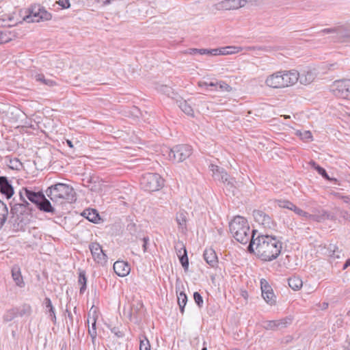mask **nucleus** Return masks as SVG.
Here are the masks:
<instances>
[{
  "label": "nucleus",
  "instance_id": "obj_21",
  "mask_svg": "<svg viewBox=\"0 0 350 350\" xmlns=\"http://www.w3.org/2000/svg\"><path fill=\"white\" fill-rule=\"evenodd\" d=\"M205 261L211 267H215L217 265L218 260L215 250L212 248L206 249L203 254Z\"/></svg>",
  "mask_w": 350,
  "mask_h": 350
},
{
  "label": "nucleus",
  "instance_id": "obj_42",
  "mask_svg": "<svg viewBox=\"0 0 350 350\" xmlns=\"http://www.w3.org/2000/svg\"><path fill=\"white\" fill-rule=\"evenodd\" d=\"M88 334H90L92 342H94L96 340L97 332H96V318L93 317V322L92 323L91 328L88 329Z\"/></svg>",
  "mask_w": 350,
  "mask_h": 350
},
{
  "label": "nucleus",
  "instance_id": "obj_18",
  "mask_svg": "<svg viewBox=\"0 0 350 350\" xmlns=\"http://www.w3.org/2000/svg\"><path fill=\"white\" fill-rule=\"evenodd\" d=\"M114 272L120 277H124L129 274L131 271L130 265L124 260H117L113 264Z\"/></svg>",
  "mask_w": 350,
  "mask_h": 350
},
{
  "label": "nucleus",
  "instance_id": "obj_51",
  "mask_svg": "<svg viewBox=\"0 0 350 350\" xmlns=\"http://www.w3.org/2000/svg\"><path fill=\"white\" fill-rule=\"evenodd\" d=\"M137 311V308H135L134 306L131 307L128 312V317L130 321H132L133 319H137L135 316V312Z\"/></svg>",
  "mask_w": 350,
  "mask_h": 350
},
{
  "label": "nucleus",
  "instance_id": "obj_31",
  "mask_svg": "<svg viewBox=\"0 0 350 350\" xmlns=\"http://www.w3.org/2000/svg\"><path fill=\"white\" fill-rule=\"evenodd\" d=\"M178 107L187 115L193 116L194 112L191 106L188 104L186 100H181L179 101Z\"/></svg>",
  "mask_w": 350,
  "mask_h": 350
},
{
  "label": "nucleus",
  "instance_id": "obj_22",
  "mask_svg": "<svg viewBox=\"0 0 350 350\" xmlns=\"http://www.w3.org/2000/svg\"><path fill=\"white\" fill-rule=\"evenodd\" d=\"M245 3V0H224L221 5L226 10H235L243 7Z\"/></svg>",
  "mask_w": 350,
  "mask_h": 350
},
{
  "label": "nucleus",
  "instance_id": "obj_33",
  "mask_svg": "<svg viewBox=\"0 0 350 350\" xmlns=\"http://www.w3.org/2000/svg\"><path fill=\"white\" fill-rule=\"evenodd\" d=\"M39 10V16H35L34 21H36V23L40 22V21H49L51 18V13L48 12L44 8H40L38 6Z\"/></svg>",
  "mask_w": 350,
  "mask_h": 350
},
{
  "label": "nucleus",
  "instance_id": "obj_15",
  "mask_svg": "<svg viewBox=\"0 0 350 350\" xmlns=\"http://www.w3.org/2000/svg\"><path fill=\"white\" fill-rule=\"evenodd\" d=\"M11 213L16 215L18 219H20V217H21V221H23L24 220L29 221V217H31L33 215L32 213H29L26 208L18 203L14 204L11 206Z\"/></svg>",
  "mask_w": 350,
  "mask_h": 350
},
{
  "label": "nucleus",
  "instance_id": "obj_32",
  "mask_svg": "<svg viewBox=\"0 0 350 350\" xmlns=\"http://www.w3.org/2000/svg\"><path fill=\"white\" fill-rule=\"evenodd\" d=\"M310 164L318 172L320 175H321L326 180L336 181V178H330L326 170L323 167L317 165L315 161H311Z\"/></svg>",
  "mask_w": 350,
  "mask_h": 350
},
{
  "label": "nucleus",
  "instance_id": "obj_48",
  "mask_svg": "<svg viewBox=\"0 0 350 350\" xmlns=\"http://www.w3.org/2000/svg\"><path fill=\"white\" fill-rule=\"evenodd\" d=\"M217 50L216 49H200V55H217Z\"/></svg>",
  "mask_w": 350,
  "mask_h": 350
},
{
  "label": "nucleus",
  "instance_id": "obj_53",
  "mask_svg": "<svg viewBox=\"0 0 350 350\" xmlns=\"http://www.w3.org/2000/svg\"><path fill=\"white\" fill-rule=\"evenodd\" d=\"M160 90L167 96H170V94L173 93L172 89L167 85L161 86Z\"/></svg>",
  "mask_w": 350,
  "mask_h": 350
},
{
  "label": "nucleus",
  "instance_id": "obj_46",
  "mask_svg": "<svg viewBox=\"0 0 350 350\" xmlns=\"http://www.w3.org/2000/svg\"><path fill=\"white\" fill-rule=\"evenodd\" d=\"M260 286H261L262 294L264 293L265 291L269 292L270 291H272L271 286L269 284V283L267 282V281L265 279H261Z\"/></svg>",
  "mask_w": 350,
  "mask_h": 350
},
{
  "label": "nucleus",
  "instance_id": "obj_35",
  "mask_svg": "<svg viewBox=\"0 0 350 350\" xmlns=\"http://www.w3.org/2000/svg\"><path fill=\"white\" fill-rule=\"evenodd\" d=\"M35 79L36 81L40 82L44 85L49 87H53L56 85V82L49 79H46L43 74H37L35 75Z\"/></svg>",
  "mask_w": 350,
  "mask_h": 350
},
{
  "label": "nucleus",
  "instance_id": "obj_56",
  "mask_svg": "<svg viewBox=\"0 0 350 350\" xmlns=\"http://www.w3.org/2000/svg\"><path fill=\"white\" fill-rule=\"evenodd\" d=\"M349 215H350V213L347 211H340V216L346 219V220H348L349 219Z\"/></svg>",
  "mask_w": 350,
  "mask_h": 350
},
{
  "label": "nucleus",
  "instance_id": "obj_1",
  "mask_svg": "<svg viewBox=\"0 0 350 350\" xmlns=\"http://www.w3.org/2000/svg\"><path fill=\"white\" fill-rule=\"evenodd\" d=\"M282 243L276 237L258 234L247 246V251L264 261H271L281 252Z\"/></svg>",
  "mask_w": 350,
  "mask_h": 350
},
{
  "label": "nucleus",
  "instance_id": "obj_60",
  "mask_svg": "<svg viewBox=\"0 0 350 350\" xmlns=\"http://www.w3.org/2000/svg\"><path fill=\"white\" fill-rule=\"evenodd\" d=\"M189 53L192 55L197 53L200 54V49H189Z\"/></svg>",
  "mask_w": 350,
  "mask_h": 350
},
{
  "label": "nucleus",
  "instance_id": "obj_19",
  "mask_svg": "<svg viewBox=\"0 0 350 350\" xmlns=\"http://www.w3.org/2000/svg\"><path fill=\"white\" fill-rule=\"evenodd\" d=\"M175 248L177 251L176 254H177V256H178L180 264L182 265L185 271H187L189 267V259L187 257V252L186 247L181 243H179L178 245H177L175 247Z\"/></svg>",
  "mask_w": 350,
  "mask_h": 350
},
{
  "label": "nucleus",
  "instance_id": "obj_54",
  "mask_svg": "<svg viewBox=\"0 0 350 350\" xmlns=\"http://www.w3.org/2000/svg\"><path fill=\"white\" fill-rule=\"evenodd\" d=\"M58 4L62 8H68L70 6L69 0H59Z\"/></svg>",
  "mask_w": 350,
  "mask_h": 350
},
{
  "label": "nucleus",
  "instance_id": "obj_2",
  "mask_svg": "<svg viewBox=\"0 0 350 350\" xmlns=\"http://www.w3.org/2000/svg\"><path fill=\"white\" fill-rule=\"evenodd\" d=\"M229 228L233 237L241 244L250 243L256 233L255 230H250L247 220L239 215L234 217L229 223Z\"/></svg>",
  "mask_w": 350,
  "mask_h": 350
},
{
  "label": "nucleus",
  "instance_id": "obj_28",
  "mask_svg": "<svg viewBox=\"0 0 350 350\" xmlns=\"http://www.w3.org/2000/svg\"><path fill=\"white\" fill-rule=\"evenodd\" d=\"M288 286L294 291L299 290L303 286L301 279L297 276H293L288 280Z\"/></svg>",
  "mask_w": 350,
  "mask_h": 350
},
{
  "label": "nucleus",
  "instance_id": "obj_30",
  "mask_svg": "<svg viewBox=\"0 0 350 350\" xmlns=\"http://www.w3.org/2000/svg\"><path fill=\"white\" fill-rule=\"evenodd\" d=\"M78 282L81 285L79 293L83 294L87 288V278L84 270H79Z\"/></svg>",
  "mask_w": 350,
  "mask_h": 350
},
{
  "label": "nucleus",
  "instance_id": "obj_24",
  "mask_svg": "<svg viewBox=\"0 0 350 350\" xmlns=\"http://www.w3.org/2000/svg\"><path fill=\"white\" fill-rule=\"evenodd\" d=\"M82 215L93 223H97V221L100 219L98 213L95 209H85L82 213Z\"/></svg>",
  "mask_w": 350,
  "mask_h": 350
},
{
  "label": "nucleus",
  "instance_id": "obj_59",
  "mask_svg": "<svg viewBox=\"0 0 350 350\" xmlns=\"http://www.w3.org/2000/svg\"><path fill=\"white\" fill-rule=\"evenodd\" d=\"M1 39L5 40V43L8 42L10 40V38L8 36V35L3 31H1Z\"/></svg>",
  "mask_w": 350,
  "mask_h": 350
},
{
  "label": "nucleus",
  "instance_id": "obj_25",
  "mask_svg": "<svg viewBox=\"0 0 350 350\" xmlns=\"http://www.w3.org/2000/svg\"><path fill=\"white\" fill-rule=\"evenodd\" d=\"M44 304L45 305L46 308L47 309V312L49 314V317L51 320L53 322L54 324H55L57 319L55 315V310L52 305V302L50 298L46 297L44 300Z\"/></svg>",
  "mask_w": 350,
  "mask_h": 350
},
{
  "label": "nucleus",
  "instance_id": "obj_50",
  "mask_svg": "<svg viewBox=\"0 0 350 350\" xmlns=\"http://www.w3.org/2000/svg\"><path fill=\"white\" fill-rule=\"evenodd\" d=\"M299 135L301 136V138L302 139H305V140L310 139V140H312V133L309 131H305L303 133L300 132Z\"/></svg>",
  "mask_w": 350,
  "mask_h": 350
},
{
  "label": "nucleus",
  "instance_id": "obj_5",
  "mask_svg": "<svg viewBox=\"0 0 350 350\" xmlns=\"http://www.w3.org/2000/svg\"><path fill=\"white\" fill-rule=\"evenodd\" d=\"M166 153L169 160L180 163L191 156L192 148L187 144H180L166 150Z\"/></svg>",
  "mask_w": 350,
  "mask_h": 350
},
{
  "label": "nucleus",
  "instance_id": "obj_44",
  "mask_svg": "<svg viewBox=\"0 0 350 350\" xmlns=\"http://www.w3.org/2000/svg\"><path fill=\"white\" fill-rule=\"evenodd\" d=\"M27 198H24L23 200H20L21 201V202L18 203L20 205H21L22 206H23L25 208H26V210H27V211L29 213H33V212L36 211L35 208L31 206L26 200Z\"/></svg>",
  "mask_w": 350,
  "mask_h": 350
},
{
  "label": "nucleus",
  "instance_id": "obj_16",
  "mask_svg": "<svg viewBox=\"0 0 350 350\" xmlns=\"http://www.w3.org/2000/svg\"><path fill=\"white\" fill-rule=\"evenodd\" d=\"M317 75L315 69H304L299 72V80L301 84L308 85L314 80Z\"/></svg>",
  "mask_w": 350,
  "mask_h": 350
},
{
  "label": "nucleus",
  "instance_id": "obj_17",
  "mask_svg": "<svg viewBox=\"0 0 350 350\" xmlns=\"http://www.w3.org/2000/svg\"><path fill=\"white\" fill-rule=\"evenodd\" d=\"M0 193L8 199L14 194V188L6 176H0Z\"/></svg>",
  "mask_w": 350,
  "mask_h": 350
},
{
  "label": "nucleus",
  "instance_id": "obj_63",
  "mask_svg": "<svg viewBox=\"0 0 350 350\" xmlns=\"http://www.w3.org/2000/svg\"><path fill=\"white\" fill-rule=\"evenodd\" d=\"M350 266V258L347 260L345 263L343 265V269H346L348 267Z\"/></svg>",
  "mask_w": 350,
  "mask_h": 350
},
{
  "label": "nucleus",
  "instance_id": "obj_55",
  "mask_svg": "<svg viewBox=\"0 0 350 350\" xmlns=\"http://www.w3.org/2000/svg\"><path fill=\"white\" fill-rule=\"evenodd\" d=\"M336 31V28H327V29H324L323 30H321V32L322 33H333Z\"/></svg>",
  "mask_w": 350,
  "mask_h": 350
},
{
  "label": "nucleus",
  "instance_id": "obj_7",
  "mask_svg": "<svg viewBox=\"0 0 350 350\" xmlns=\"http://www.w3.org/2000/svg\"><path fill=\"white\" fill-rule=\"evenodd\" d=\"M209 167L213 172V176L215 180L226 183L230 188L236 187L234 185V183H236L234 178L230 177L228 173L225 172L223 168L214 164L210 165Z\"/></svg>",
  "mask_w": 350,
  "mask_h": 350
},
{
  "label": "nucleus",
  "instance_id": "obj_4",
  "mask_svg": "<svg viewBox=\"0 0 350 350\" xmlns=\"http://www.w3.org/2000/svg\"><path fill=\"white\" fill-rule=\"evenodd\" d=\"M140 185L145 191H155L162 188L163 179L157 173H146L142 175L140 179Z\"/></svg>",
  "mask_w": 350,
  "mask_h": 350
},
{
  "label": "nucleus",
  "instance_id": "obj_14",
  "mask_svg": "<svg viewBox=\"0 0 350 350\" xmlns=\"http://www.w3.org/2000/svg\"><path fill=\"white\" fill-rule=\"evenodd\" d=\"M280 71L273 72L267 77L265 83L267 86L273 89L283 88L282 82L281 79V74Z\"/></svg>",
  "mask_w": 350,
  "mask_h": 350
},
{
  "label": "nucleus",
  "instance_id": "obj_27",
  "mask_svg": "<svg viewBox=\"0 0 350 350\" xmlns=\"http://www.w3.org/2000/svg\"><path fill=\"white\" fill-rule=\"evenodd\" d=\"M216 49L217 50V55H229L239 53V51H242V48L238 46H226Z\"/></svg>",
  "mask_w": 350,
  "mask_h": 350
},
{
  "label": "nucleus",
  "instance_id": "obj_62",
  "mask_svg": "<svg viewBox=\"0 0 350 350\" xmlns=\"http://www.w3.org/2000/svg\"><path fill=\"white\" fill-rule=\"evenodd\" d=\"M66 312L68 313V319H69V320L70 321V323L72 324V323H73V316H72L71 312L69 311L68 310H66Z\"/></svg>",
  "mask_w": 350,
  "mask_h": 350
},
{
  "label": "nucleus",
  "instance_id": "obj_23",
  "mask_svg": "<svg viewBox=\"0 0 350 350\" xmlns=\"http://www.w3.org/2000/svg\"><path fill=\"white\" fill-rule=\"evenodd\" d=\"M176 221L178 225V228L182 232L187 230V213L180 211L176 214Z\"/></svg>",
  "mask_w": 350,
  "mask_h": 350
},
{
  "label": "nucleus",
  "instance_id": "obj_49",
  "mask_svg": "<svg viewBox=\"0 0 350 350\" xmlns=\"http://www.w3.org/2000/svg\"><path fill=\"white\" fill-rule=\"evenodd\" d=\"M217 88L221 90H225L227 92H230L232 89V88L228 84L222 81L217 82Z\"/></svg>",
  "mask_w": 350,
  "mask_h": 350
},
{
  "label": "nucleus",
  "instance_id": "obj_58",
  "mask_svg": "<svg viewBox=\"0 0 350 350\" xmlns=\"http://www.w3.org/2000/svg\"><path fill=\"white\" fill-rule=\"evenodd\" d=\"M148 241H149V238L148 237H145L143 238V242H144L143 250H144V252L147 250V245H148Z\"/></svg>",
  "mask_w": 350,
  "mask_h": 350
},
{
  "label": "nucleus",
  "instance_id": "obj_41",
  "mask_svg": "<svg viewBox=\"0 0 350 350\" xmlns=\"http://www.w3.org/2000/svg\"><path fill=\"white\" fill-rule=\"evenodd\" d=\"M17 310L16 308L8 310L3 316L4 321L9 322L17 317Z\"/></svg>",
  "mask_w": 350,
  "mask_h": 350
},
{
  "label": "nucleus",
  "instance_id": "obj_6",
  "mask_svg": "<svg viewBox=\"0 0 350 350\" xmlns=\"http://www.w3.org/2000/svg\"><path fill=\"white\" fill-rule=\"evenodd\" d=\"M332 91L336 96L350 100V80L343 79L335 81Z\"/></svg>",
  "mask_w": 350,
  "mask_h": 350
},
{
  "label": "nucleus",
  "instance_id": "obj_57",
  "mask_svg": "<svg viewBox=\"0 0 350 350\" xmlns=\"http://www.w3.org/2000/svg\"><path fill=\"white\" fill-rule=\"evenodd\" d=\"M338 196L341 198L345 203L350 204V198L347 196H341L340 194H338Z\"/></svg>",
  "mask_w": 350,
  "mask_h": 350
},
{
  "label": "nucleus",
  "instance_id": "obj_36",
  "mask_svg": "<svg viewBox=\"0 0 350 350\" xmlns=\"http://www.w3.org/2000/svg\"><path fill=\"white\" fill-rule=\"evenodd\" d=\"M177 299L180 312L183 314L185 307L187 302V296L184 292H180L179 295H177Z\"/></svg>",
  "mask_w": 350,
  "mask_h": 350
},
{
  "label": "nucleus",
  "instance_id": "obj_10",
  "mask_svg": "<svg viewBox=\"0 0 350 350\" xmlns=\"http://www.w3.org/2000/svg\"><path fill=\"white\" fill-rule=\"evenodd\" d=\"M89 249L91 252L92 258L98 264L103 265L107 262V256L105 254L99 243L96 242L91 243L89 245Z\"/></svg>",
  "mask_w": 350,
  "mask_h": 350
},
{
  "label": "nucleus",
  "instance_id": "obj_3",
  "mask_svg": "<svg viewBox=\"0 0 350 350\" xmlns=\"http://www.w3.org/2000/svg\"><path fill=\"white\" fill-rule=\"evenodd\" d=\"M46 196L53 202L66 200L69 203L76 201V193L73 187L64 183H57L48 187L46 190Z\"/></svg>",
  "mask_w": 350,
  "mask_h": 350
},
{
  "label": "nucleus",
  "instance_id": "obj_29",
  "mask_svg": "<svg viewBox=\"0 0 350 350\" xmlns=\"http://www.w3.org/2000/svg\"><path fill=\"white\" fill-rule=\"evenodd\" d=\"M8 215V208L7 205L0 200V229L3 227L7 220Z\"/></svg>",
  "mask_w": 350,
  "mask_h": 350
},
{
  "label": "nucleus",
  "instance_id": "obj_43",
  "mask_svg": "<svg viewBox=\"0 0 350 350\" xmlns=\"http://www.w3.org/2000/svg\"><path fill=\"white\" fill-rule=\"evenodd\" d=\"M276 202L279 207L287 208L291 211L295 206V204L293 202L286 200H278Z\"/></svg>",
  "mask_w": 350,
  "mask_h": 350
},
{
  "label": "nucleus",
  "instance_id": "obj_13",
  "mask_svg": "<svg viewBox=\"0 0 350 350\" xmlns=\"http://www.w3.org/2000/svg\"><path fill=\"white\" fill-rule=\"evenodd\" d=\"M253 217L255 221L264 228H271L274 226L273 219L262 211L254 210Z\"/></svg>",
  "mask_w": 350,
  "mask_h": 350
},
{
  "label": "nucleus",
  "instance_id": "obj_12",
  "mask_svg": "<svg viewBox=\"0 0 350 350\" xmlns=\"http://www.w3.org/2000/svg\"><path fill=\"white\" fill-rule=\"evenodd\" d=\"M283 88L295 85L299 80V72L295 70H280Z\"/></svg>",
  "mask_w": 350,
  "mask_h": 350
},
{
  "label": "nucleus",
  "instance_id": "obj_47",
  "mask_svg": "<svg viewBox=\"0 0 350 350\" xmlns=\"http://www.w3.org/2000/svg\"><path fill=\"white\" fill-rule=\"evenodd\" d=\"M193 299L199 308H201L202 306L203 299H202V297L201 296V295L198 292H195L193 293Z\"/></svg>",
  "mask_w": 350,
  "mask_h": 350
},
{
  "label": "nucleus",
  "instance_id": "obj_37",
  "mask_svg": "<svg viewBox=\"0 0 350 350\" xmlns=\"http://www.w3.org/2000/svg\"><path fill=\"white\" fill-rule=\"evenodd\" d=\"M17 310L18 317H29L31 313V308L29 305L25 304L19 308H16Z\"/></svg>",
  "mask_w": 350,
  "mask_h": 350
},
{
  "label": "nucleus",
  "instance_id": "obj_20",
  "mask_svg": "<svg viewBox=\"0 0 350 350\" xmlns=\"http://www.w3.org/2000/svg\"><path fill=\"white\" fill-rule=\"evenodd\" d=\"M40 211L54 215L55 213V208L51 205V202L46 199L44 194L36 206Z\"/></svg>",
  "mask_w": 350,
  "mask_h": 350
},
{
  "label": "nucleus",
  "instance_id": "obj_39",
  "mask_svg": "<svg viewBox=\"0 0 350 350\" xmlns=\"http://www.w3.org/2000/svg\"><path fill=\"white\" fill-rule=\"evenodd\" d=\"M337 39L341 40L343 38H350V31L343 27H336Z\"/></svg>",
  "mask_w": 350,
  "mask_h": 350
},
{
  "label": "nucleus",
  "instance_id": "obj_34",
  "mask_svg": "<svg viewBox=\"0 0 350 350\" xmlns=\"http://www.w3.org/2000/svg\"><path fill=\"white\" fill-rule=\"evenodd\" d=\"M35 16H39L38 7H34L29 10V14L25 16L23 19L27 23H36V21H34Z\"/></svg>",
  "mask_w": 350,
  "mask_h": 350
},
{
  "label": "nucleus",
  "instance_id": "obj_11",
  "mask_svg": "<svg viewBox=\"0 0 350 350\" xmlns=\"http://www.w3.org/2000/svg\"><path fill=\"white\" fill-rule=\"evenodd\" d=\"M44 193L42 191H35L31 188L23 187L19 191L20 200H23L27 198L31 202L34 204L36 206L38 204L40 199Z\"/></svg>",
  "mask_w": 350,
  "mask_h": 350
},
{
  "label": "nucleus",
  "instance_id": "obj_26",
  "mask_svg": "<svg viewBox=\"0 0 350 350\" xmlns=\"http://www.w3.org/2000/svg\"><path fill=\"white\" fill-rule=\"evenodd\" d=\"M12 276L16 284L19 287H23L25 286V282L23 281V277L21 275V273L19 268H13L12 270Z\"/></svg>",
  "mask_w": 350,
  "mask_h": 350
},
{
  "label": "nucleus",
  "instance_id": "obj_9",
  "mask_svg": "<svg viewBox=\"0 0 350 350\" xmlns=\"http://www.w3.org/2000/svg\"><path fill=\"white\" fill-rule=\"evenodd\" d=\"M292 211L299 216L304 217L306 219H312L318 222L325 219H332V217H330V214L325 211L319 212V215H311L298 208L296 205L294 206Z\"/></svg>",
  "mask_w": 350,
  "mask_h": 350
},
{
  "label": "nucleus",
  "instance_id": "obj_61",
  "mask_svg": "<svg viewBox=\"0 0 350 350\" xmlns=\"http://www.w3.org/2000/svg\"><path fill=\"white\" fill-rule=\"evenodd\" d=\"M208 83L206 81H200L198 82V85L201 88L205 87L206 89L208 88Z\"/></svg>",
  "mask_w": 350,
  "mask_h": 350
},
{
  "label": "nucleus",
  "instance_id": "obj_52",
  "mask_svg": "<svg viewBox=\"0 0 350 350\" xmlns=\"http://www.w3.org/2000/svg\"><path fill=\"white\" fill-rule=\"evenodd\" d=\"M111 332L114 334L118 338H122L124 336L123 332L120 331L118 327H113L111 329Z\"/></svg>",
  "mask_w": 350,
  "mask_h": 350
},
{
  "label": "nucleus",
  "instance_id": "obj_40",
  "mask_svg": "<svg viewBox=\"0 0 350 350\" xmlns=\"http://www.w3.org/2000/svg\"><path fill=\"white\" fill-rule=\"evenodd\" d=\"M262 297L265 299V301L269 305L273 306L275 304V296L272 291L269 292H264L262 294Z\"/></svg>",
  "mask_w": 350,
  "mask_h": 350
},
{
  "label": "nucleus",
  "instance_id": "obj_64",
  "mask_svg": "<svg viewBox=\"0 0 350 350\" xmlns=\"http://www.w3.org/2000/svg\"><path fill=\"white\" fill-rule=\"evenodd\" d=\"M328 306H329L328 303L323 302L322 304H321V308L323 310H325V309H327L328 308Z\"/></svg>",
  "mask_w": 350,
  "mask_h": 350
},
{
  "label": "nucleus",
  "instance_id": "obj_38",
  "mask_svg": "<svg viewBox=\"0 0 350 350\" xmlns=\"http://www.w3.org/2000/svg\"><path fill=\"white\" fill-rule=\"evenodd\" d=\"M328 254L331 257L340 258L341 251L339 250L338 247L336 244L330 243L327 247Z\"/></svg>",
  "mask_w": 350,
  "mask_h": 350
},
{
  "label": "nucleus",
  "instance_id": "obj_45",
  "mask_svg": "<svg viewBox=\"0 0 350 350\" xmlns=\"http://www.w3.org/2000/svg\"><path fill=\"white\" fill-rule=\"evenodd\" d=\"M139 350H150L149 340L146 336H144L143 339H140Z\"/></svg>",
  "mask_w": 350,
  "mask_h": 350
},
{
  "label": "nucleus",
  "instance_id": "obj_8",
  "mask_svg": "<svg viewBox=\"0 0 350 350\" xmlns=\"http://www.w3.org/2000/svg\"><path fill=\"white\" fill-rule=\"evenodd\" d=\"M291 323V318L285 317L279 320L263 321L262 322V327L267 330L275 331L286 327Z\"/></svg>",
  "mask_w": 350,
  "mask_h": 350
}]
</instances>
